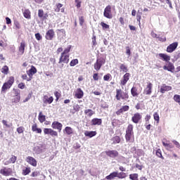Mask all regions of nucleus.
I'll return each mask as SVG.
<instances>
[{
	"instance_id": "obj_46",
	"label": "nucleus",
	"mask_w": 180,
	"mask_h": 180,
	"mask_svg": "<svg viewBox=\"0 0 180 180\" xmlns=\"http://www.w3.org/2000/svg\"><path fill=\"white\" fill-rule=\"evenodd\" d=\"M23 175H29L30 174V168L27 167L25 169L22 170Z\"/></svg>"
},
{
	"instance_id": "obj_20",
	"label": "nucleus",
	"mask_w": 180,
	"mask_h": 180,
	"mask_svg": "<svg viewBox=\"0 0 180 180\" xmlns=\"http://www.w3.org/2000/svg\"><path fill=\"white\" fill-rule=\"evenodd\" d=\"M159 57H160V58H162L164 61L166 62H168L169 61V60H171V56L165 53H159Z\"/></svg>"
},
{
	"instance_id": "obj_54",
	"label": "nucleus",
	"mask_w": 180,
	"mask_h": 180,
	"mask_svg": "<svg viewBox=\"0 0 180 180\" xmlns=\"http://www.w3.org/2000/svg\"><path fill=\"white\" fill-rule=\"evenodd\" d=\"M2 123L4 126H6V127H11V124H8V121L3 120Z\"/></svg>"
},
{
	"instance_id": "obj_3",
	"label": "nucleus",
	"mask_w": 180,
	"mask_h": 180,
	"mask_svg": "<svg viewBox=\"0 0 180 180\" xmlns=\"http://www.w3.org/2000/svg\"><path fill=\"white\" fill-rule=\"evenodd\" d=\"M116 99L120 101V99H129V95L127 93L122 91V89L116 90Z\"/></svg>"
},
{
	"instance_id": "obj_48",
	"label": "nucleus",
	"mask_w": 180,
	"mask_h": 180,
	"mask_svg": "<svg viewBox=\"0 0 180 180\" xmlns=\"http://www.w3.org/2000/svg\"><path fill=\"white\" fill-rule=\"evenodd\" d=\"M23 131H25V127H19L18 128H17V132L18 133V134H22Z\"/></svg>"
},
{
	"instance_id": "obj_35",
	"label": "nucleus",
	"mask_w": 180,
	"mask_h": 180,
	"mask_svg": "<svg viewBox=\"0 0 180 180\" xmlns=\"http://www.w3.org/2000/svg\"><path fill=\"white\" fill-rule=\"evenodd\" d=\"M1 72L5 75H8V72H9V68H8L6 65L4 66L1 68Z\"/></svg>"
},
{
	"instance_id": "obj_15",
	"label": "nucleus",
	"mask_w": 180,
	"mask_h": 180,
	"mask_svg": "<svg viewBox=\"0 0 180 180\" xmlns=\"http://www.w3.org/2000/svg\"><path fill=\"white\" fill-rule=\"evenodd\" d=\"M141 120V115H140V113L139 112L134 114L131 118L132 122L136 124L139 123V122H140Z\"/></svg>"
},
{
	"instance_id": "obj_31",
	"label": "nucleus",
	"mask_w": 180,
	"mask_h": 180,
	"mask_svg": "<svg viewBox=\"0 0 180 180\" xmlns=\"http://www.w3.org/2000/svg\"><path fill=\"white\" fill-rule=\"evenodd\" d=\"M131 94L132 96H139V93H137V88L133 86L131 89Z\"/></svg>"
},
{
	"instance_id": "obj_53",
	"label": "nucleus",
	"mask_w": 180,
	"mask_h": 180,
	"mask_svg": "<svg viewBox=\"0 0 180 180\" xmlns=\"http://www.w3.org/2000/svg\"><path fill=\"white\" fill-rule=\"evenodd\" d=\"M93 79H94V81H98L99 80V75H98V73H94V74Z\"/></svg>"
},
{
	"instance_id": "obj_32",
	"label": "nucleus",
	"mask_w": 180,
	"mask_h": 180,
	"mask_svg": "<svg viewBox=\"0 0 180 180\" xmlns=\"http://www.w3.org/2000/svg\"><path fill=\"white\" fill-rule=\"evenodd\" d=\"M162 144H163L164 147H165L166 150H168L169 151L172 148H174V146H172V144H171V143H167L165 142H162Z\"/></svg>"
},
{
	"instance_id": "obj_36",
	"label": "nucleus",
	"mask_w": 180,
	"mask_h": 180,
	"mask_svg": "<svg viewBox=\"0 0 180 180\" xmlns=\"http://www.w3.org/2000/svg\"><path fill=\"white\" fill-rule=\"evenodd\" d=\"M24 17L26 19H30V11L29 10H25L24 13H23Z\"/></svg>"
},
{
	"instance_id": "obj_59",
	"label": "nucleus",
	"mask_w": 180,
	"mask_h": 180,
	"mask_svg": "<svg viewBox=\"0 0 180 180\" xmlns=\"http://www.w3.org/2000/svg\"><path fill=\"white\" fill-rule=\"evenodd\" d=\"M150 35L155 39H158V34H155L153 31L151 32Z\"/></svg>"
},
{
	"instance_id": "obj_43",
	"label": "nucleus",
	"mask_w": 180,
	"mask_h": 180,
	"mask_svg": "<svg viewBox=\"0 0 180 180\" xmlns=\"http://www.w3.org/2000/svg\"><path fill=\"white\" fill-rule=\"evenodd\" d=\"M70 50H71V45H69V46H67V48H65V49L62 53V54L68 55Z\"/></svg>"
},
{
	"instance_id": "obj_63",
	"label": "nucleus",
	"mask_w": 180,
	"mask_h": 180,
	"mask_svg": "<svg viewBox=\"0 0 180 180\" xmlns=\"http://www.w3.org/2000/svg\"><path fill=\"white\" fill-rule=\"evenodd\" d=\"M173 143L176 146L177 148H180V144L176 141H173Z\"/></svg>"
},
{
	"instance_id": "obj_4",
	"label": "nucleus",
	"mask_w": 180,
	"mask_h": 180,
	"mask_svg": "<svg viewBox=\"0 0 180 180\" xmlns=\"http://www.w3.org/2000/svg\"><path fill=\"white\" fill-rule=\"evenodd\" d=\"M103 16L107 18V19H112V18H113V14H112V6H106L104 9Z\"/></svg>"
},
{
	"instance_id": "obj_47",
	"label": "nucleus",
	"mask_w": 180,
	"mask_h": 180,
	"mask_svg": "<svg viewBox=\"0 0 180 180\" xmlns=\"http://www.w3.org/2000/svg\"><path fill=\"white\" fill-rule=\"evenodd\" d=\"M13 82H15V79L13 77H10L7 83L12 86V85H13Z\"/></svg>"
},
{
	"instance_id": "obj_10",
	"label": "nucleus",
	"mask_w": 180,
	"mask_h": 180,
	"mask_svg": "<svg viewBox=\"0 0 180 180\" xmlns=\"http://www.w3.org/2000/svg\"><path fill=\"white\" fill-rule=\"evenodd\" d=\"M105 154L111 158H115L117 157V155H119V152H117V150H106Z\"/></svg>"
},
{
	"instance_id": "obj_60",
	"label": "nucleus",
	"mask_w": 180,
	"mask_h": 180,
	"mask_svg": "<svg viewBox=\"0 0 180 180\" xmlns=\"http://www.w3.org/2000/svg\"><path fill=\"white\" fill-rule=\"evenodd\" d=\"M79 25L80 26H82V25H84V17H80L79 18Z\"/></svg>"
},
{
	"instance_id": "obj_34",
	"label": "nucleus",
	"mask_w": 180,
	"mask_h": 180,
	"mask_svg": "<svg viewBox=\"0 0 180 180\" xmlns=\"http://www.w3.org/2000/svg\"><path fill=\"white\" fill-rule=\"evenodd\" d=\"M126 176H127V175L126 174V173L124 172H117V178H119L120 179H123L124 178H126Z\"/></svg>"
},
{
	"instance_id": "obj_49",
	"label": "nucleus",
	"mask_w": 180,
	"mask_h": 180,
	"mask_svg": "<svg viewBox=\"0 0 180 180\" xmlns=\"http://www.w3.org/2000/svg\"><path fill=\"white\" fill-rule=\"evenodd\" d=\"M137 178H139V174H133L129 175V179H131V180L137 179Z\"/></svg>"
},
{
	"instance_id": "obj_24",
	"label": "nucleus",
	"mask_w": 180,
	"mask_h": 180,
	"mask_svg": "<svg viewBox=\"0 0 180 180\" xmlns=\"http://www.w3.org/2000/svg\"><path fill=\"white\" fill-rule=\"evenodd\" d=\"M32 131H35L36 133H38V134L41 133V129L37 128V124H34L32 126Z\"/></svg>"
},
{
	"instance_id": "obj_18",
	"label": "nucleus",
	"mask_w": 180,
	"mask_h": 180,
	"mask_svg": "<svg viewBox=\"0 0 180 180\" xmlns=\"http://www.w3.org/2000/svg\"><path fill=\"white\" fill-rule=\"evenodd\" d=\"M91 124L94 126H96V124L98 126H101V124H102V120L99 118H94L91 120Z\"/></svg>"
},
{
	"instance_id": "obj_40",
	"label": "nucleus",
	"mask_w": 180,
	"mask_h": 180,
	"mask_svg": "<svg viewBox=\"0 0 180 180\" xmlns=\"http://www.w3.org/2000/svg\"><path fill=\"white\" fill-rule=\"evenodd\" d=\"M129 109V105H124L118 112H120V113H123V112H127Z\"/></svg>"
},
{
	"instance_id": "obj_41",
	"label": "nucleus",
	"mask_w": 180,
	"mask_h": 180,
	"mask_svg": "<svg viewBox=\"0 0 180 180\" xmlns=\"http://www.w3.org/2000/svg\"><path fill=\"white\" fill-rule=\"evenodd\" d=\"M141 15H143V13L140 12H138L136 15V20L139 22V26L141 25V22H140V20H141Z\"/></svg>"
},
{
	"instance_id": "obj_62",
	"label": "nucleus",
	"mask_w": 180,
	"mask_h": 180,
	"mask_svg": "<svg viewBox=\"0 0 180 180\" xmlns=\"http://www.w3.org/2000/svg\"><path fill=\"white\" fill-rule=\"evenodd\" d=\"M75 3L77 4V8H81V1L79 0H75Z\"/></svg>"
},
{
	"instance_id": "obj_30",
	"label": "nucleus",
	"mask_w": 180,
	"mask_h": 180,
	"mask_svg": "<svg viewBox=\"0 0 180 180\" xmlns=\"http://www.w3.org/2000/svg\"><path fill=\"white\" fill-rule=\"evenodd\" d=\"M111 141H112L113 144H119L120 143V137L116 136L112 138Z\"/></svg>"
},
{
	"instance_id": "obj_28",
	"label": "nucleus",
	"mask_w": 180,
	"mask_h": 180,
	"mask_svg": "<svg viewBox=\"0 0 180 180\" xmlns=\"http://www.w3.org/2000/svg\"><path fill=\"white\" fill-rule=\"evenodd\" d=\"M26 44H25V42H21L20 43V46L19 47V53L20 54H23V53H25V47Z\"/></svg>"
},
{
	"instance_id": "obj_33",
	"label": "nucleus",
	"mask_w": 180,
	"mask_h": 180,
	"mask_svg": "<svg viewBox=\"0 0 180 180\" xmlns=\"http://www.w3.org/2000/svg\"><path fill=\"white\" fill-rule=\"evenodd\" d=\"M11 86H10L7 82L4 83L1 88V92H5V91H6V89H9Z\"/></svg>"
},
{
	"instance_id": "obj_55",
	"label": "nucleus",
	"mask_w": 180,
	"mask_h": 180,
	"mask_svg": "<svg viewBox=\"0 0 180 180\" xmlns=\"http://www.w3.org/2000/svg\"><path fill=\"white\" fill-rule=\"evenodd\" d=\"M14 25L15 29H20V23H19V22L15 21Z\"/></svg>"
},
{
	"instance_id": "obj_17",
	"label": "nucleus",
	"mask_w": 180,
	"mask_h": 180,
	"mask_svg": "<svg viewBox=\"0 0 180 180\" xmlns=\"http://www.w3.org/2000/svg\"><path fill=\"white\" fill-rule=\"evenodd\" d=\"M75 96L76 98H77V99H82V98L84 96V91H82V89L79 88L77 89L75 94Z\"/></svg>"
},
{
	"instance_id": "obj_5",
	"label": "nucleus",
	"mask_w": 180,
	"mask_h": 180,
	"mask_svg": "<svg viewBox=\"0 0 180 180\" xmlns=\"http://www.w3.org/2000/svg\"><path fill=\"white\" fill-rule=\"evenodd\" d=\"M37 72V69L33 65L31 66V68L27 71V75L30 77L29 79H27V81H32V78H33V75Z\"/></svg>"
},
{
	"instance_id": "obj_27",
	"label": "nucleus",
	"mask_w": 180,
	"mask_h": 180,
	"mask_svg": "<svg viewBox=\"0 0 180 180\" xmlns=\"http://www.w3.org/2000/svg\"><path fill=\"white\" fill-rule=\"evenodd\" d=\"M38 120L40 122V123L46 122V115H44L43 112H40L39 114Z\"/></svg>"
},
{
	"instance_id": "obj_39",
	"label": "nucleus",
	"mask_w": 180,
	"mask_h": 180,
	"mask_svg": "<svg viewBox=\"0 0 180 180\" xmlns=\"http://www.w3.org/2000/svg\"><path fill=\"white\" fill-rule=\"evenodd\" d=\"M78 63H79L78 59H73L70 61V67H75V65H77Z\"/></svg>"
},
{
	"instance_id": "obj_57",
	"label": "nucleus",
	"mask_w": 180,
	"mask_h": 180,
	"mask_svg": "<svg viewBox=\"0 0 180 180\" xmlns=\"http://www.w3.org/2000/svg\"><path fill=\"white\" fill-rule=\"evenodd\" d=\"M126 54L130 57V54H131V52L130 51V48L129 46L126 47Z\"/></svg>"
},
{
	"instance_id": "obj_22",
	"label": "nucleus",
	"mask_w": 180,
	"mask_h": 180,
	"mask_svg": "<svg viewBox=\"0 0 180 180\" xmlns=\"http://www.w3.org/2000/svg\"><path fill=\"white\" fill-rule=\"evenodd\" d=\"M0 174H1L2 175H4V176H9V175H11V172L8 169H1Z\"/></svg>"
},
{
	"instance_id": "obj_6",
	"label": "nucleus",
	"mask_w": 180,
	"mask_h": 180,
	"mask_svg": "<svg viewBox=\"0 0 180 180\" xmlns=\"http://www.w3.org/2000/svg\"><path fill=\"white\" fill-rule=\"evenodd\" d=\"M25 161L32 167H37V160H36V159H34L33 157H27Z\"/></svg>"
},
{
	"instance_id": "obj_44",
	"label": "nucleus",
	"mask_w": 180,
	"mask_h": 180,
	"mask_svg": "<svg viewBox=\"0 0 180 180\" xmlns=\"http://www.w3.org/2000/svg\"><path fill=\"white\" fill-rule=\"evenodd\" d=\"M156 155L157 157H159V158H162V160H164V157H162V153H161V149H158L156 150Z\"/></svg>"
},
{
	"instance_id": "obj_11",
	"label": "nucleus",
	"mask_w": 180,
	"mask_h": 180,
	"mask_svg": "<svg viewBox=\"0 0 180 180\" xmlns=\"http://www.w3.org/2000/svg\"><path fill=\"white\" fill-rule=\"evenodd\" d=\"M130 79V73H126L122 79H121L120 85H126L127 84V81Z\"/></svg>"
},
{
	"instance_id": "obj_19",
	"label": "nucleus",
	"mask_w": 180,
	"mask_h": 180,
	"mask_svg": "<svg viewBox=\"0 0 180 180\" xmlns=\"http://www.w3.org/2000/svg\"><path fill=\"white\" fill-rule=\"evenodd\" d=\"M84 135L86 136V137H90L92 138V137H95V136H96V131H86L84 132Z\"/></svg>"
},
{
	"instance_id": "obj_1",
	"label": "nucleus",
	"mask_w": 180,
	"mask_h": 180,
	"mask_svg": "<svg viewBox=\"0 0 180 180\" xmlns=\"http://www.w3.org/2000/svg\"><path fill=\"white\" fill-rule=\"evenodd\" d=\"M126 141L127 143H133L134 141V132L133 131V125L129 124L126 130L125 134Z\"/></svg>"
},
{
	"instance_id": "obj_61",
	"label": "nucleus",
	"mask_w": 180,
	"mask_h": 180,
	"mask_svg": "<svg viewBox=\"0 0 180 180\" xmlns=\"http://www.w3.org/2000/svg\"><path fill=\"white\" fill-rule=\"evenodd\" d=\"M18 88H20V89H25V84L24 83H20L18 84Z\"/></svg>"
},
{
	"instance_id": "obj_8",
	"label": "nucleus",
	"mask_w": 180,
	"mask_h": 180,
	"mask_svg": "<svg viewBox=\"0 0 180 180\" xmlns=\"http://www.w3.org/2000/svg\"><path fill=\"white\" fill-rule=\"evenodd\" d=\"M176 47H178V42H174L169 45L167 48V53H172L175 51V50H176Z\"/></svg>"
},
{
	"instance_id": "obj_37",
	"label": "nucleus",
	"mask_w": 180,
	"mask_h": 180,
	"mask_svg": "<svg viewBox=\"0 0 180 180\" xmlns=\"http://www.w3.org/2000/svg\"><path fill=\"white\" fill-rule=\"evenodd\" d=\"M13 103H19L20 102V96L16 95L12 100Z\"/></svg>"
},
{
	"instance_id": "obj_16",
	"label": "nucleus",
	"mask_w": 180,
	"mask_h": 180,
	"mask_svg": "<svg viewBox=\"0 0 180 180\" xmlns=\"http://www.w3.org/2000/svg\"><path fill=\"white\" fill-rule=\"evenodd\" d=\"M53 101H54L53 96L49 97L47 96H44L43 99L44 103H49V105L53 103Z\"/></svg>"
},
{
	"instance_id": "obj_38",
	"label": "nucleus",
	"mask_w": 180,
	"mask_h": 180,
	"mask_svg": "<svg viewBox=\"0 0 180 180\" xmlns=\"http://www.w3.org/2000/svg\"><path fill=\"white\" fill-rule=\"evenodd\" d=\"M16 160H17L16 156H12L10 158L9 162L5 163V165H8L9 162H12V164H15V162H16Z\"/></svg>"
},
{
	"instance_id": "obj_12",
	"label": "nucleus",
	"mask_w": 180,
	"mask_h": 180,
	"mask_svg": "<svg viewBox=\"0 0 180 180\" xmlns=\"http://www.w3.org/2000/svg\"><path fill=\"white\" fill-rule=\"evenodd\" d=\"M54 34H55L54 30H49L46 32L45 38L46 39V40H51L53 37H54Z\"/></svg>"
},
{
	"instance_id": "obj_23",
	"label": "nucleus",
	"mask_w": 180,
	"mask_h": 180,
	"mask_svg": "<svg viewBox=\"0 0 180 180\" xmlns=\"http://www.w3.org/2000/svg\"><path fill=\"white\" fill-rule=\"evenodd\" d=\"M117 177V172H113L112 173L110 174V175L107 176L105 177V179H113Z\"/></svg>"
},
{
	"instance_id": "obj_25",
	"label": "nucleus",
	"mask_w": 180,
	"mask_h": 180,
	"mask_svg": "<svg viewBox=\"0 0 180 180\" xmlns=\"http://www.w3.org/2000/svg\"><path fill=\"white\" fill-rule=\"evenodd\" d=\"M84 113L86 116H88L89 117H91V116H93V115H95V111L91 109H87L84 110Z\"/></svg>"
},
{
	"instance_id": "obj_52",
	"label": "nucleus",
	"mask_w": 180,
	"mask_h": 180,
	"mask_svg": "<svg viewBox=\"0 0 180 180\" xmlns=\"http://www.w3.org/2000/svg\"><path fill=\"white\" fill-rule=\"evenodd\" d=\"M80 108L81 107H79V105H78V104H76V105H73V109L76 112H79Z\"/></svg>"
},
{
	"instance_id": "obj_21",
	"label": "nucleus",
	"mask_w": 180,
	"mask_h": 180,
	"mask_svg": "<svg viewBox=\"0 0 180 180\" xmlns=\"http://www.w3.org/2000/svg\"><path fill=\"white\" fill-rule=\"evenodd\" d=\"M33 151L35 154H41V153H43V149L41 148V146H37L34 147Z\"/></svg>"
},
{
	"instance_id": "obj_13",
	"label": "nucleus",
	"mask_w": 180,
	"mask_h": 180,
	"mask_svg": "<svg viewBox=\"0 0 180 180\" xmlns=\"http://www.w3.org/2000/svg\"><path fill=\"white\" fill-rule=\"evenodd\" d=\"M52 129H57L58 131H61L63 129V124L58 122H53L51 125Z\"/></svg>"
},
{
	"instance_id": "obj_14",
	"label": "nucleus",
	"mask_w": 180,
	"mask_h": 180,
	"mask_svg": "<svg viewBox=\"0 0 180 180\" xmlns=\"http://www.w3.org/2000/svg\"><path fill=\"white\" fill-rule=\"evenodd\" d=\"M171 89H172V86L163 84L160 87V92L161 94H165V92L171 91Z\"/></svg>"
},
{
	"instance_id": "obj_51",
	"label": "nucleus",
	"mask_w": 180,
	"mask_h": 180,
	"mask_svg": "<svg viewBox=\"0 0 180 180\" xmlns=\"http://www.w3.org/2000/svg\"><path fill=\"white\" fill-rule=\"evenodd\" d=\"M101 26L103 27V29H109V25L103 22H101Z\"/></svg>"
},
{
	"instance_id": "obj_9",
	"label": "nucleus",
	"mask_w": 180,
	"mask_h": 180,
	"mask_svg": "<svg viewBox=\"0 0 180 180\" xmlns=\"http://www.w3.org/2000/svg\"><path fill=\"white\" fill-rule=\"evenodd\" d=\"M152 89H153V84L148 82L143 91V94H145V95H151V92H153Z\"/></svg>"
},
{
	"instance_id": "obj_29",
	"label": "nucleus",
	"mask_w": 180,
	"mask_h": 180,
	"mask_svg": "<svg viewBox=\"0 0 180 180\" xmlns=\"http://www.w3.org/2000/svg\"><path fill=\"white\" fill-rule=\"evenodd\" d=\"M64 131L66 133V134H68V135L72 134V133H74V130L70 127H66L65 128Z\"/></svg>"
},
{
	"instance_id": "obj_2",
	"label": "nucleus",
	"mask_w": 180,
	"mask_h": 180,
	"mask_svg": "<svg viewBox=\"0 0 180 180\" xmlns=\"http://www.w3.org/2000/svg\"><path fill=\"white\" fill-rule=\"evenodd\" d=\"M105 63H106V60H105L103 58H97L96 62L94 63V70H96V71H99L102 68V65H104Z\"/></svg>"
},
{
	"instance_id": "obj_58",
	"label": "nucleus",
	"mask_w": 180,
	"mask_h": 180,
	"mask_svg": "<svg viewBox=\"0 0 180 180\" xmlns=\"http://www.w3.org/2000/svg\"><path fill=\"white\" fill-rule=\"evenodd\" d=\"M103 79H104V81H108V79H110V75L108 74V75H104Z\"/></svg>"
},
{
	"instance_id": "obj_42",
	"label": "nucleus",
	"mask_w": 180,
	"mask_h": 180,
	"mask_svg": "<svg viewBox=\"0 0 180 180\" xmlns=\"http://www.w3.org/2000/svg\"><path fill=\"white\" fill-rule=\"evenodd\" d=\"M154 120L157 122V123H160V115H158V112H155L153 114Z\"/></svg>"
},
{
	"instance_id": "obj_45",
	"label": "nucleus",
	"mask_w": 180,
	"mask_h": 180,
	"mask_svg": "<svg viewBox=\"0 0 180 180\" xmlns=\"http://www.w3.org/2000/svg\"><path fill=\"white\" fill-rule=\"evenodd\" d=\"M120 68L122 71H123V72H127L129 71L127 67H126V65H124V64H122Z\"/></svg>"
},
{
	"instance_id": "obj_26",
	"label": "nucleus",
	"mask_w": 180,
	"mask_h": 180,
	"mask_svg": "<svg viewBox=\"0 0 180 180\" xmlns=\"http://www.w3.org/2000/svg\"><path fill=\"white\" fill-rule=\"evenodd\" d=\"M38 16H39V18H41V19H46L47 18V14L44 15V12L43 11V10L38 11Z\"/></svg>"
},
{
	"instance_id": "obj_56",
	"label": "nucleus",
	"mask_w": 180,
	"mask_h": 180,
	"mask_svg": "<svg viewBox=\"0 0 180 180\" xmlns=\"http://www.w3.org/2000/svg\"><path fill=\"white\" fill-rule=\"evenodd\" d=\"M35 38L37 39V40L39 41V40H41L42 37L40 34V33H37V34H35Z\"/></svg>"
},
{
	"instance_id": "obj_7",
	"label": "nucleus",
	"mask_w": 180,
	"mask_h": 180,
	"mask_svg": "<svg viewBox=\"0 0 180 180\" xmlns=\"http://www.w3.org/2000/svg\"><path fill=\"white\" fill-rule=\"evenodd\" d=\"M70 62V55H65L61 53L60 58L59 59V63H64V64H68Z\"/></svg>"
},
{
	"instance_id": "obj_64",
	"label": "nucleus",
	"mask_w": 180,
	"mask_h": 180,
	"mask_svg": "<svg viewBox=\"0 0 180 180\" xmlns=\"http://www.w3.org/2000/svg\"><path fill=\"white\" fill-rule=\"evenodd\" d=\"M51 136H58V134L57 133V131H54L52 129L51 134H50Z\"/></svg>"
},
{
	"instance_id": "obj_50",
	"label": "nucleus",
	"mask_w": 180,
	"mask_h": 180,
	"mask_svg": "<svg viewBox=\"0 0 180 180\" xmlns=\"http://www.w3.org/2000/svg\"><path fill=\"white\" fill-rule=\"evenodd\" d=\"M52 130H53V129H51L45 128V129H44V134H51Z\"/></svg>"
}]
</instances>
